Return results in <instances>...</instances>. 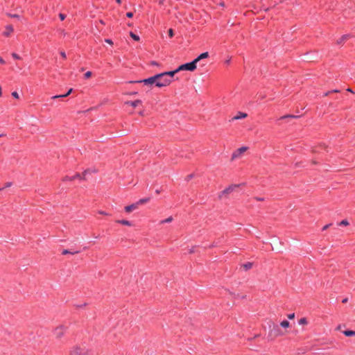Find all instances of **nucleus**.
Segmentation results:
<instances>
[{
  "mask_svg": "<svg viewBox=\"0 0 355 355\" xmlns=\"http://www.w3.org/2000/svg\"><path fill=\"white\" fill-rule=\"evenodd\" d=\"M149 200H150L149 198H141L135 203H132L130 205L125 206V211L128 213L131 212V211L137 209L139 205H144L146 202H148Z\"/></svg>",
  "mask_w": 355,
  "mask_h": 355,
  "instance_id": "obj_1",
  "label": "nucleus"
},
{
  "mask_svg": "<svg viewBox=\"0 0 355 355\" xmlns=\"http://www.w3.org/2000/svg\"><path fill=\"white\" fill-rule=\"evenodd\" d=\"M91 172L92 171L89 169H87L82 173V175L78 173H76L74 175L72 176L66 175L65 177L63 178L62 181H73L76 178H78L79 180H85V176L88 173H91Z\"/></svg>",
  "mask_w": 355,
  "mask_h": 355,
  "instance_id": "obj_2",
  "label": "nucleus"
},
{
  "mask_svg": "<svg viewBox=\"0 0 355 355\" xmlns=\"http://www.w3.org/2000/svg\"><path fill=\"white\" fill-rule=\"evenodd\" d=\"M171 83L169 78L162 76V73H157V87H162L168 85Z\"/></svg>",
  "mask_w": 355,
  "mask_h": 355,
  "instance_id": "obj_3",
  "label": "nucleus"
},
{
  "mask_svg": "<svg viewBox=\"0 0 355 355\" xmlns=\"http://www.w3.org/2000/svg\"><path fill=\"white\" fill-rule=\"evenodd\" d=\"M196 69V61L193 60L190 62L185 63V64H183L179 66L177 68V71H183V70H187V71H193Z\"/></svg>",
  "mask_w": 355,
  "mask_h": 355,
  "instance_id": "obj_4",
  "label": "nucleus"
},
{
  "mask_svg": "<svg viewBox=\"0 0 355 355\" xmlns=\"http://www.w3.org/2000/svg\"><path fill=\"white\" fill-rule=\"evenodd\" d=\"M129 83H143L144 85H150L155 84V75H153L148 78L135 80V81H129Z\"/></svg>",
  "mask_w": 355,
  "mask_h": 355,
  "instance_id": "obj_5",
  "label": "nucleus"
},
{
  "mask_svg": "<svg viewBox=\"0 0 355 355\" xmlns=\"http://www.w3.org/2000/svg\"><path fill=\"white\" fill-rule=\"evenodd\" d=\"M239 187L238 184H232L225 189L219 195V198H221L223 196L228 195L233 192L236 188Z\"/></svg>",
  "mask_w": 355,
  "mask_h": 355,
  "instance_id": "obj_6",
  "label": "nucleus"
},
{
  "mask_svg": "<svg viewBox=\"0 0 355 355\" xmlns=\"http://www.w3.org/2000/svg\"><path fill=\"white\" fill-rule=\"evenodd\" d=\"M66 329L67 328L64 325H60L59 327H57L55 329V331H54L55 337L58 338H61L64 334Z\"/></svg>",
  "mask_w": 355,
  "mask_h": 355,
  "instance_id": "obj_7",
  "label": "nucleus"
},
{
  "mask_svg": "<svg viewBox=\"0 0 355 355\" xmlns=\"http://www.w3.org/2000/svg\"><path fill=\"white\" fill-rule=\"evenodd\" d=\"M248 150V147L243 146L238 148L235 152L233 153L232 158L235 159L241 156V154L245 153Z\"/></svg>",
  "mask_w": 355,
  "mask_h": 355,
  "instance_id": "obj_8",
  "label": "nucleus"
},
{
  "mask_svg": "<svg viewBox=\"0 0 355 355\" xmlns=\"http://www.w3.org/2000/svg\"><path fill=\"white\" fill-rule=\"evenodd\" d=\"M71 354H77V355H86L87 354V350L85 348H82L80 347H76L71 352Z\"/></svg>",
  "mask_w": 355,
  "mask_h": 355,
  "instance_id": "obj_9",
  "label": "nucleus"
},
{
  "mask_svg": "<svg viewBox=\"0 0 355 355\" xmlns=\"http://www.w3.org/2000/svg\"><path fill=\"white\" fill-rule=\"evenodd\" d=\"M178 72H179V71H177V69H176L175 70H173V71L163 72L162 76H164L166 78H169V80L172 81V79H173L174 75Z\"/></svg>",
  "mask_w": 355,
  "mask_h": 355,
  "instance_id": "obj_10",
  "label": "nucleus"
},
{
  "mask_svg": "<svg viewBox=\"0 0 355 355\" xmlns=\"http://www.w3.org/2000/svg\"><path fill=\"white\" fill-rule=\"evenodd\" d=\"M13 31V27L12 25H8L6 26V31L3 33V35L5 37L10 36V33Z\"/></svg>",
  "mask_w": 355,
  "mask_h": 355,
  "instance_id": "obj_11",
  "label": "nucleus"
},
{
  "mask_svg": "<svg viewBox=\"0 0 355 355\" xmlns=\"http://www.w3.org/2000/svg\"><path fill=\"white\" fill-rule=\"evenodd\" d=\"M248 116L246 113L239 112L236 116L232 118V120H239L244 119Z\"/></svg>",
  "mask_w": 355,
  "mask_h": 355,
  "instance_id": "obj_12",
  "label": "nucleus"
},
{
  "mask_svg": "<svg viewBox=\"0 0 355 355\" xmlns=\"http://www.w3.org/2000/svg\"><path fill=\"white\" fill-rule=\"evenodd\" d=\"M209 57L208 52H205L201 54H200L196 58H195L193 60L196 61V63L201 60L202 59L207 58Z\"/></svg>",
  "mask_w": 355,
  "mask_h": 355,
  "instance_id": "obj_13",
  "label": "nucleus"
},
{
  "mask_svg": "<svg viewBox=\"0 0 355 355\" xmlns=\"http://www.w3.org/2000/svg\"><path fill=\"white\" fill-rule=\"evenodd\" d=\"M141 103V101L140 100H136V101H127L125 103V104L130 105L133 107L138 106Z\"/></svg>",
  "mask_w": 355,
  "mask_h": 355,
  "instance_id": "obj_14",
  "label": "nucleus"
},
{
  "mask_svg": "<svg viewBox=\"0 0 355 355\" xmlns=\"http://www.w3.org/2000/svg\"><path fill=\"white\" fill-rule=\"evenodd\" d=\"M343 334L345 336H347V337L355 336V331H353V330H345L343 331Z\"/></svg>",
  "mask_w": 355,
  "mask_h": 355,
  "instance_id": "obj_15",
  "label": "nucleus"
},
{
  "mask_svg": "<svg viewBox=\"0 0 355 355\" xmlns=\"http://www.w3.org/2000/svg\"><path fill=\"white\" fill-rule=\"evenodd\" d=\"M253 263L252 262H246L242 265L245 270H248L252 268Z\"/></svg>",
  "mask_w": 355,
  "mask_h": 355,
  "instance_id": "obj_16",
  "label": "nucleus"
},
{
  "mask_svg": "<svg viewBox=\"0 0 355 355\" xmlns=\"http://www.w3.org/2000/svg\"><path fill=\"white\" fill-rule=\"evenodd\" d=\"M116 223H119V224H121V225H127V226H130L131 225V222L128 220H116Z\"/></svg>",
  "mask_w": 355,
  "mask_h": 355,
  "instance_id": "obj_17",
  "label": "nucleus"
},
{
  "mask_svg": "<svg viewBox=\"0 0 355 355\" xmlns=\"http://www.w3.org/2000/svg\"><path fill=\"white\" fill-rule=\"evenodd\" d=\"M349 37V35H343L339 40H337V44H340Z\"/></svg>",
  "mask_w": 355,
  "mask_h": 355,
  "instance_id": "obj_18",
  "label": "nucleus"
},
{
  "mask_svg": "<svg viewBox=\"0 0 355 355\" xmlns=\"http://www.w3.org/2000/svg\"><path fill=\"white\" fill-rule=\"evenodd\" d=\"M78 252H79V251H74V252H71V251H70L69 250L65 249V250H64L62 252V254H77V253H78Z\"/></svg>",
  "mask_w": 355,
  "mask_h": 355,
  "instance_id": "obj_19",
  "label": "nucleus"
},
{
  "mask_svg": "<svg viewBox=\"0 0 355 355\" xmlns=\"http://www.w3.org/2000/svg\"><path fill=\"white\" fill-rule=\"evenodd\" d=\"M273 329L276 331L275 336L282 335L281 331L278 325H274Z\"/></svg>",
  "mask_w": 355,
  "mask_h": 355,
  "instance_id": "obj_20",
  "label": "nucleus"
},
{
  "mask_svg": "<svg viewBox=\"0 0 355 355\" xmlns=\"http://www.w3.org/2000/svg\"><path fill=\"white\" fill-rule=\"evenodd\" d=\"M280 325L284 328H287L289 327L290 323L288 320H283L282 322H281Z\"/></svg>",
  "mask_w": 355,
  "mask_h": 355,
  "instance_id": "obj_21",
  "label": "nucleus"
},
{
  "mask_svg": "<svg viewBox=\"0 0 355 355\" xmlns=\"http://www.w3.org/2000/svg\"><path fill=\"white\" fill-rule=\"evenodd\" d=\"M298 323L301 325L307 324L308 321L306 318H302L299 320Z\"/></svg>",
  "mask_w": 355,
  "mask_h": 355,
  "instance_id": "obj_22",
  "label": "nucleus"
},
{
  "mask_svg": "<svg viewBox=\"0 0 355 355\" xmlns=\"http://www.w3.org/2000/svg\"><path fill=\"white\" fill-rule=\"evenodd\" d=\"M130 37H131L134 40H135V41H139V37L137 35L135 34L134 33L130 32Z\"/></svg>",
  "mask_w": 355,
  "mask_h": 355,
  "instance_id": "obj_23",
  "label": "nucleus"
},
{
  "mask_svg": "<svg viewBox=\"0 0 355 355\" xmlns=\"http://www.w3.org/2000/svg\"><path fill=\"white\" fill-rule=\"evenodd\" d=\"M173 220V218L172 216H169L168 218H167L165 220H162L160 221V223L161 224H163V223H170Z\"/></svg>",
  "mask_w": 355,
  "mask_h": 355,
  "instance_id": "obj_24",
  "label": "nucleus"
},
{
  "mask_svg": "<svg viewBox=\"0 0 355 355\" xmlns=\"http://www.w3.org/2000/svg\"><path fill=\"white\" fill-rule=\"evenodd\" d=\"M299 117L298 116H295V115H284L283 116H282L280 118V119H287V118H297Z\"/></svg>",
  "mask_w": 355,
  "mask_h": 355,
  "instance_id": "obj_25",
  "label": "nucleus"
},
{
  "mask_svg": "<svg viewBox=\"0 0 355 355\" xmlns=\"http://www.w3.org/2000/svg\"><path fill=\"white\" fill-rule=\"evenodd\" d=\"M8 15L10 17H12V18H16V19H19L20 18V16L17 14H10V13H8Z\"/></svg>",
  "mask_w": 355,
  "mask_h": 355,
  "instance_id": "obj_26",
  "label": "nucleus"
},
{
  "mask_svg": "<svg viewBox=\"0 0 355 355\" xmlns=\"http://www.w3.org/2000/svg\"><path fill=\"white\" fill-rule=\"evenodd\" d=\"M12 57L15 59V60H20L21 59V57L17 54L16 53H12Z\"/></svg>",
  "mask_w": 355,
  "mask_h": 355,
  "instance_id": "obj_27",
  "label": "nucleus"
},
{
  "mask_svg": "<svg viewBox=\"0 0 355 355\" xmlns=\"http://www.w3.org/2000/svg\"><path fill=\"white\" fill-rule=\"evenodd\" d=\"M92 72L91 71H87L85 74H84V77L85 78L87 79L89 78H90L92 76Z\"/></svg>",
  "mask_w": 355,
  "mask_h": 355,
  "instance_id": "obj_28",
  "label": "nucleus"
},
{
  "mask_svg": "<svg viewBox=\"0 0 355 355\" xmlns=\"http://www.w3.org/2000/svg\"><path fill=\"white\" fill-rule=\"evenodd\" d=\"M65 97H67V96H65V94H64L53 96L52 97V98L55 99V98H65Z\"/></svg>",
  "mask_w": 355,
  "mask_h": 355,
  "instance_id": "obj_29",
  "label": "nucleus"
},
{
  "mask_svg": "<svg viewBox=\"0 0 355 355\" xmlns=\"http://www.w3.org/2000/svg\"><path fill=\"white\" fill-rule=\"evenodd\" d=\"M349 225V223L347 220H343L339 223V225Z\"/></svg>",
  "mask_w": 355,
  "mask_h": 355,
  "instance_id": "obj_30",
  "label": "nucleus"
},
{
  "mask_svg": "<svg viewBox=\"0 0 355 355\" xmlns=\"http://www.w3.org/2000/svg\"><path fill=\"white\" fill-rule=\"evenodd\" d=\"M59 17H60L61 21H63L65 19L66 15L64 14H63V13H60L59 14Z\"/></svg>",
  "mask_w": 355,
  "mask_h": 355,
  "instance_id": "obj_31",
  "label": "nucleus"
},
{
  "mask_svg": "<svg viewBox=\"0 0 355 355\" xmlns=\"http://www.w3.org/2000/svg\"><path fill=\"white\" fill-rule=\"evenodd\" d=\"M12 96L15 98H19V94L17 92H12Z\"/></svg>",
  "mask_w": 355,
  "mask_h": 355,
  "instance_id": "obj_32",
  "label": "nucleus"
},
{
  "mask_svg": "<svg viewBox=\"0 0 355 355\" xmlns=\"http://www.w3.org/2000/svg\"><path fill=\"white\" fill-rule=\"evenodd\" d=\"M340 92V91H339V90H338V89H334V90H332V91H330V92H328L325 93V94H324V96H327V95H329V94L330 93H331V92L338 93V92Z\"/></svg>",
  "mask_w": 355,
  "mask_h": 355,
  "instance_id": "obj_33",
  "label": "nucleus"
},
{
  "mask_svg": "<svg viewBox=\"0 0 355 355\" xmlns=\"http://www.w3.org/2000/svg\"><path fill=\"white\" fill-rule=\"evenodd\" d=\"M168 35L170 37H172L173 36V30L172 28H170L168 30Z\"/></svg>",
  "mask_w": 355,
  "mask_h": 355,
  "instance_id": "obj_34",
  "label": "nucleus"
},
{
  "mask_svg": "<svg viewBox=\"0 0 355 355\" xmlns=\"http://www.w3.org/2000/svg\"><path fill=\"white\" fill-rule=\"evenodd\" d=\"M126 17H128V18H131L133 17V12H128L126 13Z\"/></svg>",
  "mask_w": 355,
  "mask_h": 355,
  "instance_id": "obj_35",
  "label": "nucleus"
},
{
  "mask_svg": "<svg viewBox=\"0 0 355 355\" xmlns=\"http://www.w3.org/2000/svg\"><path fill=\"white\" fill-rule=\"evenodd\" d=\"M73 92V89L72 88H70L67 93H65V96H68L69 94H71V92Z\"/></svg>",
  "mask_w": 355,
  "mask_h": 355,
  "instance_id": "obj_36",
  "label": "nucleus"
},
{
  "mask_svg": "<svg viewBox=\"0 0 355 355\" xmlns=\"http://www.w3.org/2000/svg\"><path fill=\"white\" fill-rule=\"evenodd\" d=\"M60 54L63 58H66L67 56L64 51H60Z\"/></svg>",
  "mask_w": 355,
  "mask_h": 355,
  "instance_id": "obj_37",
  "label": "nucleus"
},
{
  "mask_svg": "<svg viewBox=\"0 0 355 355\" xmlns=\"http://www.w3.org/2000/svg\"><path fill=\"white\" fill-rule=\"evenodd\" d=\"M195 248H196V247H195V246H194V247H192V248L189 250V254H192V253H193V252H195Z\"/></svg>",
  "mask_w": 355,
  "mask_h": 355,
  "instance_id": "obj_38",
  "label": "nucleus"
},
{
  "mask_svg": "<svg viewBox=\"0 0 355 355\" xmlns=\"http://www.w3.org/2000/svg\"><path fill=\"white\" fill-rule=\"evenodd\" d=\"M289 319H293L295 318V313H291L288 315Z\"/></svg>",
  "mask_w": 355,
  "mask_h": 355,
  "instance_id": "obj_39",
  "label": "nucleus"
},
{
  "mask_svg": "<svg viewBox=\"0 0 355 355\" xmlns=\"http://www.w3.org/2000/svg\"><path fill=\"white\" fill-rule=\"evenodd\" d=\"M254 199L257 201H263L264 199L263 198L255 197Z\"/></svg>",
  "mask_w": 355,
  "mask_h": 355,
  "instance_id": "obj_40",
  "label": "nucleus"
},
{
  "mask_svg": "<svg viewBox=\"0 0 355 355\" xmlns=\"http://www.w3.org/2000/svg\"><path fill=\"white\" fill-rule=\"evenodd\" d=\"M105 42H107V43H108V44H112V40H110V39H105Z\"/></svg>",
  "mask_w": 355,
  "mask_h": 355,
  "instance_id": "obj_41",
  "label": "nucleus"
},
{
  "mask_svg": "<svg viewBox=\"0 0 355 355\" xmlns=\"http://www.w3.org/2000/svg\"><path fill=\"white\" fill-rule=\"evenodd\" d=\"M330 226V224L326 225L322 227V231L326 230Z\"/></svg>",
  "mask_w": 355,
  "mask_h": 355,
  "instance_id": "obj_42",
  "label": "nucleus"
},
{
  "mask_svg": "<svg viewBox=\"0 0 355 355\" xmlns=\"http://www.w3.org/2000/svg\"><path fill=\"white\" fill-rule=\"evenodd\" d=\"M11 184H12V183H11V182H7V183L6 184L5 187H3V188L4 189V188H6V187H10V186H11Z\"/></svg>",
  "mask_w": 355,
  "mask_h": 355,
  "instance_id": "obj_43",
  "label": "nucleus"
},
{
  "mask_svg": "<svg viewBox=\"0 0 355 355\" xmlns=\"http://www.w3.org/2000/svg\"><path fill=\"white\" fill-rule=\"evenodd\" d=\"M0 63H1V64H4L5 63L4 60L1 56H0Z\"/></svg>",
  "mask_w": 355,
  "mask_h": 355,
  "instance_id": "obj_44",
  "label": "nucleus"
},
{
  "mask_svg": "<svg viewBox=\"0 0 355 355\" xmlns=\"http://www.w3.org/2000/svg\"><path fill=\"white\" fill-rule=\"evenodd\" d=\"M216 245H217V243H213L211 245L209 246V248H212V247H214Z\"/></svg>",
  "mask_w": 355,
  "mask_h": 355,
  "instance_id": "obj_45",
  "label": "nucleus"
},
{
  "mask_svg": "<svg viewBox=\"0 0 355 355\" xmlns=\"http://www.w3.org/2000/svg\"><path fill=\"white\" fill-rule=\"evenodd\" d=\"M99 214H103V215H107V214L105 211H100Z\"/></svg>",
  "mask_w": 355,
  "mask_h": 355,
  "instance_id": "obj_46",
  "label": "nucleus"
},
{
  "mask_svg": "<svg viewBox=\"0 0 355 355\" xmlns=\"http://www.w3.org/2000/svg\"><path fill=\"white\" fill-rule=\"evenodd\" d=\"M150 64H151V65L155 66V60H152L150 62Z\"/></svg>",
  "mask_w": 355,
  "mask_h": 355,
  "instance_id": "obj_47",
  "label": "nucleus"
},
{
  "mask_svg": "<svg viewBox=\"0 0 355 355\" xmlns=\"http://www.w3.org/2000/svg\"><path fill=\"white\" fill-rule=\"evenodd\" d=\"M192 177H193V175H188V176H187V180H189L191 179V178H192Z\"/></svg>",
  "mask_w": 355,
  "mask_h": 355,
  "instance_id": "obj_48",
  "label": "nucleus"
},
{
  "mask_svg": "<svg viewBox=\"0 0 355 355\" xmlns=\"http://www.w3.org/2000/svg\"><path fill=\"white\" fill-rule=\"evenodd\" d=\"M347 302V298H345L342 301L343 303H346Z\"/></svg>",
  "mask_w": 355,
  "mask_h": 355,
  "instance_id": "obj_49",
  "label": "nucleus"
},
{
  "mask_svg": "<svg viewBox=\"0 0 355 355\" xmlns=\"http://www.w3.org/2000/svg\"><path fill=\"white\" fill-rule=\"evenodd\" d=\"M347 92H352V93H354V92L352 91V89H350V88L347 89Z\"/></svg>",
  "mask_w": 355,
  "mask_h": 355,
  "instance_id": "obj_50",
  "label": "nucleus"
},
{
  "mask_svg": "<svg viewBox=\"0 0 355 355\" xmlns=\"http://www.w3.org/2000/svg\"><path fill=\"white\" fill-rule=\"evenodd\" d=\"M116 1L119 4L121 3V0H116Z\"/></svg>",
  "mask_w": 355,
  "mask_h": 355,
  "instance_id": "obj_51",
  "label": "nucleus"
},
{
  "mask_svg": "<svg viewBox=\"0 0 355 355\" xmlns=\"http://www.w3.org/2000/svg\"><path fill=\"white\" fill-rule=\"evenodd\" d=\"M164 0H159V4H163Z\"/></svg>",
  "mask_w": 355,
  "mask_h": 355,
  "instance_id": "obj_52",
  "label": "nucleus"
},
{
  "mask_svg": "<svg viewBox=\"0 0 355 355\" xmlns=\"http://www.w3.org/2000/svg\"><path fill=\"white\" fill-rule=\"evenodd\" d=\"M230 60H227V61H226V63H227V64H229V63H230Z\"/></svg>",
  "mask_w": 355,
  "mask_h": 355,
  "instance_id": "obj_53",
  "label": "nucleus"
},
{
  "mask_svg": "<svg viewBox=\"0 0 355 355\" xmlns=\"http://www.w3.org/2000/svg\"><path fill=\"white\" fill-rule=\"evenodd\" d=\"M1 95V87H0V96Z\"/></svg>",
  "mask_w": 355,
  "mask_h": 355,
  "instance_id": "obj_54",
  "label": "nucleus"
},
{
  "mask_svg": "<svg viewBox=\"0 0 355 355\" xmlns=\"http://www.w3.org/2000/svg\"><path fill=\"white\" fill-rule=\"evenodd\" d=\"M132 94H137V92H132Z\"/></svg>",
  "mask_w": 355,
  "mask_h": 355,
  "instance_id": "obj_55",
  "label": "nucleus"
},
{
  "mask_svg": "<svg viewBox=\"0 0 355 355\" xmlns=\"http://www.w3.org/2000/svg\"><path fill=\"white\" fill-rule=\"evenodd\" d=\"M3 188H0V191H1V190H3Z\"/></svg>",
  "mask_w": 355,
  "mask_h": 355,
  "instance_id": "obj_56",
  "label": "nucleus"
},
{
  "mask_svg": "<svg viewBox=\"0 0 355 355\" xmlns=\"http://www.w3.org/2000/svg\"><path fill=\"white\" fill-rule=\"evenodd\" d=\"M2 136V135L0 134V137Z\"/></svg>",
  "mask_w": 355,
  "mask_h": 355,
  "instance_id": "obj_57",
  "label": "nucleus"
}]
</instances>
